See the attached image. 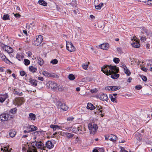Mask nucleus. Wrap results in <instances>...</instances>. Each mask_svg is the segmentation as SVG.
<instances>
[{
  "label": "nucleus",
  "mask_w": 152,
  "mask_h": 152,
  "mask_svg": "<svg viewBox=\"0 0 152 152\" xmlns=\"http://www.w3.org/2000/svg\"><path fill=\"white\" fill-rule=\"evenodd\" d=\"M39 4L44 6L47 5V3L43 0H39L38 1Z\"/></svg>",
  "instance_id": "a878e982"
},
{
  "label": "nucleus",
  "mask_w": 152,
  "mask_h": 152,
  "mask_svg": "<svg viewBox=\"0 0 152 152\" xmlns=\"http://www.w3.org/2000/svg\"><path fill=\"white\" fill-rule=\"evenodd\" d=\"M101 71L106 75H109L113 73L117 72L119 69L116 66L104 65L102 67Z\"/></svg>",
  "instance_id": "f257e3e1"
},
{
  "label": "nucleus",
  "mask_w": 152,
  "mask_h": 152,
  "mask_svg": "<svg viewBox=\"0 0 152 152\" xmlns=\"http://www.w3.org/2000/svg\"><path fill=\"white\" fill-rule=\"evenodd\" d=\"M141 69L142 71L146 72H147L148 70V69L147 68L144 67H142Z\"/></svg>",
  "instance_id": "e2e57ef3"
},
{
  "label": "nucleus",
  "mask_w": 152,
  "mask_h": 152,
  "mask_svg": "<svg viewBox=\"0 0 152 152\" xmlns=\"http://www.w3.org/2000/svg\"><path fill=\"white\" fill-rule=\"evenodd\" d=\"M38 79L39 80H41L42 81H43L44 80V78H43V77H38Z\"/></svg>",
  "instance_id": "69168bd1"
},
{
  "label": "nucleus",
  "mask_w": 152,
  "mask_h": 152,
  "mask_svg": "<svg viewBox=\"0 0 152 152\" xmlns=\"http://www.w3.org/2000/svg\"><path fill=\"white\" fill-rule=\"evenodd\" d=\"M58 105L59 106L61 109L63 110L66 111L68 109V107L64 103H62L60 101L58 102Z\"/></svg>",
  "instance_id": "9b49d317"
},
{
  "label": "nucleus",
  "mask_w": 152,
  "mask_h": 152,
  "mask_svg": "<svg viewBox=\"0 0 152 152\" xmlns=\"http://www.w3.org/2000/svg\"><path fill=\"white\" fill-rule=\"evenodd\" d=\"M49 85L50 86L52 89H55L56 90V88H57L58 84L56 83H54L52 81L49 82Z\"/></svg>",
  "instance_id": "f8f14e48"
},
{
  "label": "nucleus",
  "mask_w": 152,
  "mask_h": 152,
  "mask_svg": "<svg viewBox=\"0 0 152 152\" xmlns=\"http://www.w3.org/2000/svg\"><path fill=\"white\" fill-rule=\"evenodd\" d=\"M13 14L14 15L15 17L16 18H19L21 16V15L18 13L14 14L13 13Z\"/></svg>",
  "instance_id": "4d7b16f0"
},
{
  "label": "nucleus",
  "mask_w": 152,
  "mask_h": 152,
  "mask_svg": "<svg viewBox=\"0 0 152 152\" xmlns=\"http://www.w3.org/2000/svg\"><path fill=\"white\" fill-rule=\"evenodd\" d=\"M58 61L56 59H54L51 61L50 63L53 64H56L58 63Z\"/></svg>",
  "instance_id": "49530a36"
},
{
  "label": "nucleus",
  "mask_w": 152,
  "mask_h": 152,
  "mask_svg": "<svg viewBox=\"0 0 152 152\" xmlns=\"http://www.w3.org/2000/svg\"><path fill=\"white\" fill-rule=\"evenodd\" d=\"M76 130L77 131V132L79 131L80 130V131H82L83 129L84 131H85V128L84 127L83 128L82 127L80 126L77 127H76Z\"/></svg>",
  "instance_id": "c03bdc74"
},
{
  "label": "nucleus",
  "mask_w": 152,
  "mask_h": 152,
  "mask_svg": "<svg viewBox=\"0 0 152 152\" xmlns=\"http://www.w3.org/2000/svg\"><path fill=\"white\" fill-rule=\"evenodd\" d=\"M43 39V37L40 35L38 36L36 40H34L33 42V44L35 46H38L40 44Z\"/></svg>",
  "instance_id": "0eeeda50"
},
{
  "label": "nucleus",
  "mask_w": 152,
  "mask_h": 152,
  "mask_svg": "<svg viewBox=\"0 0 152 152\" xmlns=\"http://www.w3.org/2000/svg\"><path fill=\"white\" fill-rule=\"evenodd\" d=\"M24 102L23 98L19 97L15 98L13 101V104L18 106L21 105Z\"/></svg>",
  "instance_id": "423d86ee"
},
{
  "label": "nucleus",
  "mask_w": 152,
  "mask_h": 152,
  "mask_svg": "<svg viewBox=\"0 0 152 152\" xmlns=\"http://www.w3.org/2000/svg\"><path fill=\"white\" fill-rule=\"evenodd\" d=\"M146 4L148 5H152V1L151 0H148L147 1L144 2Z\"/></svg>",
  "instance_id": "a18cd8bd"
},
{
  "label": "nucleus",
  "mask_w": 152,
  "mask_h": 152,
  "mask_svg": "<svg viewBox=\"0 0 152 152\" xmlns=\"http://www.w3.org/2000/svg\"><path fill=\"white\" fill-rule=\"evenodd\" d=\"M134 40L135 41V42L132 44V46L135 48H139L140 46V44L139 43V42L136 39H134Z\"/></svg>",
  "instance_id": "a211bd4d"
},
{
  "label": "nucleus",
  "mask_w": 152,
  "mask_h": 152,
  "mask_svg": "<svg viewBox=\"0 0 152 152\" xmlns=\"http://www.w3.org/2000/svg\"><path fill=\"white\" fill-rule=\"evenodd\" d=\"M113 61L115 63H118L120 61L119 59L117 58H115L113 59Z\"/></svg>",
  "instance_id": "09e8293b"
},
{
  "label": "nucleus",
  "mask_w": 152,
  "mask_h": 152,
  "mask_svg": "<svg viewBox=\"0 0 152 152\" xmlns=\"http://www.w3.org/2000/svg\"><path fill=\"white\" fill-rule=\"evenodd\" d=\"M9 17L8 14H5L4 15L2 19L3 20H8L9 19Z\"/></svg>",
  "instance_id": "37998d69"
},
{
  "label": "nucleus",
  "mask_w": 152,
  "mask_h": 152,
  "mask_svg": "<svg viewBox=\"0 0 152 152\" xmlns=\"http://www.w3.org/2000/svg\"><path fill=\"white\" fill-rule=\"evenodd\" d=\"M89 63V62H88V64H83L82 66L83 68L85 69V70H87V68L88 67V64Z\"/></svg>",
  "instance_id": "79ce46f5"
},
{
  "label": "nucleus",
  "mask_w": 152,
  "mask_h": 152,
  "mask_svg": "<svg viewBox=\"0 0 152 152\" xmlns=\"http://www.w3.org/2000/svg\"><path fill=\"white\" fill-rule=\"evenodd\" d=\"M29 81L30 83L34 86H36L37 85V81L36 80L30 78L29 79Z\"/></svg>",
  "instance_id": "6ab92c4d"
},
{
  "label": "nucleus",
  "mask_w": 152,
  "mask_h": 152,
  "mask_svg": "<svg viewBox=\"0 0 152 152\" xmlns=\"http://www.w3.org/2000/svg\"><path fill=\"white\" fill-rule=\"evenodd\" d=\"M46 147L49 149H51L54 147V145L52 143L51 141L48 140L46 142L45 144Z\"/></svg>",
  "instance_id": "ddd939ff"
},
{
  "label": "nucleus",
  "mask_w": 152,
  "mask_h": 152,
  "mask_svg": "<svg viewBox=\"0 0 152 152\" xmlns=\"http://www.w3.org/2000/svg\"><path fill=\"white\" fill-rule=\"evenodd\" d=\"M142 80L144 81H146L147 80V78L145 76H141Z\"/></svg>",
  "instance_id": "5fc2aeb1"
},
{
  "label": "nucleus",
  "mask_w": 152,
  "mask_h": 152,
  "mask_svg": "<svg viewBox=\"0 0 152 152\" xmlns=\"http://www.w3.org/2000/svg\"><path fill=\"white\" fill-rule=\"evenodd\" d=\"M87 109L92 110L95 109V107L91 103H88L86 107Z\"/></svg>",
  "instance_id": "aec40b11"
},
{
  "label": "nucleus",
  "mask_w": 152,
  "mask_h": 152,
  "mask_svg": "<svg viewBox=\"0 0 152 152\" xmlns=\"http://www.w3.org/2000/svg\"><path fill=\"white\" fill-rule=\"evenodd\" d=\"M136 138L138 140H140L142 139L141 134L139 133H137L136 134Z\"/></svg>",
  "instance_id": "f704fd0d"
},
{
  "label": "nucleus",
  "mask_w": 152,
  "mask_h": 152,
  "mask_svg": "<svg viewBox=\"0 0 152 152\" xmlns=\"http://www.w3.org/2000/svg\"><path fill=\"white\" fill-rule=\"evenodd\" d=\"M8 97V96L7 94L3 95L0 94V102L2 103Z\"/></svg>",
  "instance_id": "4468645a"
},
{
  "label": "nucleus",
  "mask_w": 152,
  "mask_h": 152,
  "mask_svg": "<svg viewBox=\"0 0 152 152\" xmlns=\"http://www.w3.org/2000/svg\"><path fill=\"white\" fill-rule=\"evenodd\" d=\"M10 136L12 137H13L15 136L16 132L13 130H11L10 131L9 133Z\"/></svg>",
  "instance_id": "bb28decb"
},
{
  "label": "nucleus",
  "mask_w": 152,
  "mask_h": 152,
  "mask_svg": "<svg viewBox=\"0 0 152 152\" xmlns=\"http://www.w3.org/2000/svg\"><path fill=\"white\" fill-rule=\"evenodd\" d=\"M110 99L111 101L113 102H115V103H117V101L116 100V98L115 97H113L112 94L110 95Z\"/></svg>",
  "instance_id": "7c9ffc66"
},
{
  "label": "nucleus",
  "mask_w": 152,
  "mask_h": 152,
  "mask_svg": "<svg viewBox=\"0 0 152 152\" xmlns=\"http://www.w3.org/2000/svg\"><path fill=\"white\" fill-rule=\"evenodd\" d=\"M65 135L69 138H71L72 137L74 136V134H71L68 132L65 133Z\"/></svg>",
  "instance_id": "58836bf2"
},
{
  "label": "nucleus",
  "mask_w": 152,
  "mask_h": 152,
  "mask_svg": "<svg viewBox=\"0 0 152 152\" xmlns=\"http://www.w3.org/2000/svg\"><path fill=\"white\" fill-rule=\"evenodd\" d=\"M119 71V70L117 72L113 73L112 74V75L111 76V77L114 79H116L118 78L119 77V74H117V73Z\"/></svg>",
  "instance_id": "412c9836"
},
{
  "label": "nucleus",
  "mask_w": 152,
  "mask_h": 152,
  "mask_svg": "<svg viewBox=\"0 0 152 152\" xmlns=\"http://www.w3.org/2000/svg\"><path fill=\"white\" fill-rule=\"evenodd\" d=\"M120 152H128L124 148H122L121 149Z\"/></svg>",
  "instance_id": "0e129e2a"
},
{
  "label": "nucleus",
  "mask_w": 152,
  "mask_h": 152,
  "mask_svg": "<svg viewBox=\"0 0 152 152\" xmlns=\"http://www.w3.org/2000/svg\"><path fill=\"white\" fill-rule=\"evenodd\" d=\"M124 69V71L125 74H126L127 76H129L131 74V72L127 68V67L126 68H125Z\"/></svg>",
  "instance_id": "cd10ccee"
},
{
  "label": "nucleus",
  "mask_w": 152,
  "mask_h": 152,
  "mask_svg": "<svg viewBox=\"0 0 152 152\" xmlns=\"http://www.w3.org/2000/svg\"><path fill=\"white\" fill-rule=\"evenodd\" d=\"M69 79L71 80H73L75 79V76L72 74H70L68 76Z\"/></svg>",
  "instance_id": "ea45409f"
},
{
  "label": "nucleus",
  "mask_w": 152,
  "mask_h": 152,
  "mask_svg": "<svg viewBox=\"0 0 152 152\" xmlns=\"http://www.w3.org/2000/svg\"><path fill=\"white\" fill-rule=\"evenodd\" d=\"M99 46L102 49L107 50L109 48V45L107 43H104L101 44L100 45H99Z\"/></svg>",
  "instance_id": "f3484780"
},
{
  "label": "nucleus",
  "mask_w": 152,
  "mask_h": 152,
  "mask_svg": "<svg viewBox=\"0 0 152 152\" xmlns=\"http://www.w3.org/2000/svg\"><path fill=\"white\" fill-rule=\"evenodd\" d=\"M0 45L1 47L4 50H7V48L8 47V46L5 45L3 43H1Z\"/></svg>",
  "instance_id": "473e14b6"
},
{
  "label": "nucleus",
  "mask_w": 152,
  "mask_h": 152,
  "mask_svg": "<svg viewBox=\"0 0 152 152\" xmlns=\"http://www.w3.org/2000/svg\"><path fill=\"white\" fill-rule=\"evenodd\" d=\"M66 48L67 50L70 52L75 51L76 50V49L73 45L71 42H66Z\"/></svg>",
  "instance_id": "39448f33"
},
{
  "label": "nucleus",
  "mask_w": 152,
  "mask_h": 152,
  "mask_svg": "<svg viewBox=\"0 0 152 152\" xmlns=\"http://www.w3.org/2000/svg\"><path fill=\"white\" fill-rule=\"evenodd\" d=\"M80 140L78 137H77L75 140V143H80Z\"/></svg>",
  "instance_id": "8fccbe9b"
},
{
  "label": "nucleus",
  "mask_w": 152,
  "mask_h": 152,
  "mask_svg": "<svg viewBox=\"0 0 152 152\" xmlns=\"http://www.w3.org/2000/svg\"><path fill=\"white\" fill-rule=\"evenodd\" d=\"M34 27V25L33 23H31L29 25H26L27 28L29 29L30 31L32 30L33 29V27Z\"/></svg>",
  "instance_id": "2f4dec72"
},
{
  "label": "nucleus",
  "mask_w": 152,
  "mask_h": 152,
  "mask_svg": "<svg viewBox=\"0 0 152 152\" xmlns=\"http://www.w3.org/2000/svg\"><path fill=\"white\" fill-rule=\"evenodd\" d=\"M26 72L23 71H21L20 72V74L22 76H23L26 74Z\"/></svg>",
  "instance_id": "603ef678"
},
{
  "label": "nucleus",
  "mask_w": 152,
  "mask_h": 152,
  "mask_svg": "<svg viewBox=\"0 0 152 152\" xmlns=\"http://www.w3.org/2000/svg\"><path fill=\"white\" fill-rule=\"evenodd\" d=\"M117 51L119 53H121L122 52V49L121 48L119 47L117 48Z\"/></svg>",
  "instance_id": "6e6d98bb"
},
{
  "label": "nucleus",
  "mask_w": 152,
  "mask_h": 152,
  "mask_svg": "<svg viewBox=\"0 0 152 152\" xmlns=\"http://www.w3.org/2000/svg\"><path fill=\"white\" fill-rule=\"evenodd\" d=\"M105 140L110 141L113 142L117 140L118 137L115 135L113 134H107L104 136Z\"/></svg>",
  "instance_id": "7ed1b4c3"
},
{
  "label": "nucleus",
  "mask_w": 152,
  "mask_h": 152,
  "mask_svg": "<svg viewBox=\"0 0 152 152\" xmlns=\"http://www.w3.org/2000/svg\"><path fill=\"white\" fill-rule=\"evenodd\" d=\"M29 118L31 120L35 121L36 119V115L35 114L33 113H30L29 115Z\"/></svg>",
  "instance_id": "b1692460"
},
{
  "label": "nucleus",
  "mask_w": 152,
  "mask_h": 152,
  "mask_svg": "<svg viewBox=\"0 0 152 152\" xmlns=\"http://www.w3.org/2000/svg\"><path fill=\"white\" fill-rule=\"evenodd\" d=\"M56 8H57V10L59 12L61 11V9L58 6H57L56 7Z\"/></svg>",
  "instance_id": "774afa93"
},
{
  "label": "nucleus",
  "mask_w": 152,
  "mask_h": 152,
  "mask_svg": "<svg viewBox=\"0 0 152 152\" xmlns=\"http://www.w3.org/2000/svg\"><path fill=\"white\" fill-rule=\"evenodd\" d=\"M13 92L14 94L15 95L21 96L23 94L22 92L18 89L16 88L14 89Z\"/></svg>",
  "instance_id": "dca6fc26"
},
{
  "label": "nucleus",
  "mask_w": 152,
  "mask_h": 152,
  "mask_svg": "<svg viewBox=\"0 0 152 152\" xmlns=\"http://www.w3.org/2000/svg\"><path fill=\"white\" fill-rule=\"evenodd\" d=\"M99 99L102 101H107L108 99V97L107 94H102L100 95Z\"/></svg>",
  "instance_id": "2eb2a0df"
},
{
  "label": "nucleus",
  "mask_w": 152,
  "mask_h": 152,
  "mask_svg": "<svg viewBox=\"0 0 152 152\" xmlns=\"http://www.w3.org/2000/svg\"><path fill=\"white\" fill-rule=\"evenodd\" d=\"M28 129H31L30 130L31 131L33 132L36 130L37 129V127L34 125H30L29 127H28Z\"/></svg>",
  "instance_id": "393cba45"
},
{
  "label": "nucleus",
  "mask_w": 152,
  "mask_h": 152,
  "mask_svg": "<svg viewBox=\"0 0 152 152\" xmlns=\"http://www.w3.org/2000/svg\"><path fill=\"white\" fill-rule=\"evenodd\" d=\"M72 131L74 133H76L77 132V131L76 130V128L75 127H74L72 128Z\"/></svg>",
  "instance_id": "bf43d9fd"
},
{
  "label": "nucleus",
  "mask_w": 152,
  "mask_h": 152,
  "mask_svg": "<svg viewBox=\"0 0 152 152\" xmlns=\"http://www.w3.org/2000/svg\"><path fill=\"white\" fill-rule=\"evenodd\" d=\"M57 88H56V90L62 91L64 89V88L62 86L59 85L58 86V85Z\"/></svg>",
  "instance_id": "4c0bfd02"
},
{
  "label": "nucleus",
  "mask_w": 152,
  "mask_h": 152,
  "mask_svg": "<svg viewBox=\"0 0 152 152\" xmlns=\"http://www.w3.org/2000/svg\"><path fill=\"white\" fill-rule=\"evenodd\" d=\"M5 51H7V53H12L13 51V49L11 47L9 46L7 48V49Z\"/></svg>",
  "instance_id": "e433bc0d"
},
{
  "label": "nucleus",
  "mask_w": 152,
  "mask_h": 152,
  "mask_svg": "<svg viewBox=\"0 0 152 152\" xmlns=\"http://www.w3.org/2000/svg\"><path fill=\"white\" fill-rule=\"evenodd\" d=\"M146 38L145 37H142L140 38V39L141 41L144 42L146 40Z\"/></svg>",
  "instance_id": "680f3d73"
},
{
  "label": "nucleus",
  "mask_w": 152,
  "mask_h": 152,
  "mask_svg": "<svg viewBox=\"0 0 152 152\" xmlns=\"http://www.w3.org/2000/svg\"><path fill=\"white\" fill-rule=\"evenodd\" d=\"M120 88V86H109L106 87L105 89L107 91H114L119 90Z\"/></svg>",
  "instance_id": "6e6552de"
},
{
  "label": "nucleus",
  "mask_w": 152,
  "mask_h": 152,
  "mask_svg": "<svg viewBox=\"0 0 152 152\" xmlns=\"http://www.w3.org/2000/svg\"><path fill=\"white\" fill-rule=\"evenodd\" d=\"M120 67L124 69L125 68H126V66L124 63H121L120 64Z\"/></svg>",
  "instance_id": "3c124183"
},
{
  "label": "nucleus",
  "mask_w": 152,
  "mask_h": 152,
  "mask_svg": "<svg viewBox=\"0 0 152 152\" xmlns=\"http://www.w3.org/2000/svg\"><path fill=\"white\" fill-rule=\"evenodd\" d=\"M136 89H137V90H140V89L142 88V86L140 85H138L137 86H136L135 87Z\"/></svg>",
  "instance_id": "13d9d810"
},
{
  "label": "nucleus",
  "mask_w": 152,
  "mask_h": 152,
  "mask_svg": "<svg viewBox=\"0 0 152 152\" xmlns=\"http://www.w3.org/2000/svg\"><path fill=\"white\" fill-rule=\"evenodd\" d=\"M28 69L30 72L33 73L36 72L37 70V68L32 66H29L28 68Z\"/></svg>",
  "instance_id": "5701e85b"
},
{
  "label": "nucleus",
  "mask_w": 152,
  "mask_h": 152,
  "mask_svg": "<svg viewBox=\"0 0 152 152\" xmlns=\"http://www.w3.org/2000/svg\"><path fill=\"white\" fill-rule=\"evenodd\" d=\"M43 75L46 77H52L53 78H58V76L54 73H50L47 71H44L42 72Z\"/></svg>",
  "instance_id": "9d476101"
},
{
  "label": "nucleus",
  "mask_w": 152,
  "mask_h": 152,
  "mask_svg": "<svg viewBox=\"0 0 152 152\" xmlns=\"http://www.w3.org/2000/svg\"><path fill=\"white\" fill-rule=\"evenodd\" d=\"M17 110V109L15 107L11 109L10 111V113L13 114H14L16 113Z\"/></svg>",
  "instance_id": "72a5a7b5"
},
{
  "label": "nucleus",
  "mask_w": 152,
  "mask_h": 152,
  "mask_svg": "<svg viewBox=\"0 0 152 152\" xmlns=\"http://www.w3.org/2000/svg\"><path fill=\"white\" fill-rule=\"evenodd\" d=\"M40 62L39 63V64L41 65H42L43 64V60L42 59H40Z\"/></svg>",
  "instance_id": "338daca9"
},
{
  "label": "nucleus",
  "mask_w": 152,
  "mask_h": 152,
  "mask_svg": "<svg viewBox=\"0 0 152 152\" xmlns=\"http://www.w3.org/2000/svg\"><path fill=\"white\" fill-rule=\"evenodd\" d=\"M33 145L35 144L37 148L39 149L45 150V147L44 146V144L41 141H37L35 140L34 142H32Z\"/></svg>",
  "instance_id": "20e7f679"
},
{
  "label": "nucleus",
  "mask_w": 152,
  "mask_h": 152,
  "mask_svg": "<svg viewBox=\"0 0 152 152\" xmlns=\"http://www.w3.org/2000/svg\"><path fill=\"white\" fill-rule=\"evenodd\" d=\"M9 115L7 113H2L0 114V121H4L8 120Z\"/></svg>",
  "instance_id": "1a4fd4ad"
},
{
  "label": "nucleus",
  "mask_w": 152,
  "mask_h": 152,
  "mask_svg": "<svg viewBox=\"0 0 152 152\" xmlns=\"http://www.w3.org/2000/svg\"><path fill=\"white\" fill-rule=\"evenodd\" d=\"M24 57V56L21 54H18L16 56V58L20 61H21V59H23Z\"/></svg>",
  "instance_id": "c756f323"
},
{
  "label": "nucleus",
  "mask_w": 152,
  "mask_h": 152,
  "mask_svg": "<svg viewBox=\"0 0 152 152\" xmlns=\"http://www.w3.org/2000/svg\"><path fill=\"white\" fill-rule=\"evenodd\" d=\"M24 64L26 65H28L30 64V61L27 59H25L24 60Z\"/></svg>",
  "instance_id": "de8ad7c7"
},
{
  "label": "nucleus",
  "mask_w": 152,
  "mask_h": 152,
  "mask_svg": "<svg viewBox=\"0 0 152 152\" xmlns=\"http://www.w3.org/2000/svg\"><path fill=\"white\" fill-rule=\"evenodd\" d=\"M103 6V3H101L97 6H95V8L97 10H100L101 9V7Z\"/></svg>",
  "instance_id": "c9c22d12"
},
{
  "label": "nucleus",
  "mask_w": 152,
  "mask_h": 152,
  "mask_svg": "<svg viewBox=\"0 0 152 152\" xmlns=\"http://www.w3.org/2000/svg\"><path fill=\"white\" fill-rule=\"evenodd\" d=\"M88 128L90 133L94 135L96 133L98 126L95 124L89 123L88 125Z\"/></svg>",
  "instance_id": "f03ea898"
},
{
  "label": "nucleus",
  "mask_w": 152,
  "mask_h": 152,
  "mask_svg": "<svg viewBox=\"0 0 152 152\" xmlns=\"http://www.w3.org/2000/svg\"><path fill=\"white\" fill-rule=\"evenodd\" d=\"M6 58V56L3 53H0V59L2 60H4Z\"/></svg>",
  "instance_id": "a19ab883"
},
{
  "label": "nucleus",
  "mask_w": 152,
  "mask_h": 152,
  "mask_svg": "<svg viewBox=\"0 0 152 152\" xmlns=\"http://www.w3.org/2000/svg\"><path fill=\"white\" fill-rule=\"evenodd\" d=\"M27 152H37V149L34 146L29 147L27 151Z\"/></svg>",
  "instance_id": "4be33fe9"
},
{
  "label": "nucleus",
  "mask_w": 152,
  "mask_h": 152,
  "mask_svg": "<svg viewBox=\"0 0 152 152\" xmlns=\"http://www.w3.org/2000/svg\"><path fill=\"white\" fill-rule=\"evenodd\" d=\"M96 108L97 110H99L100 109H102V107L100 106H98L96 105V107H95V108Z\"/></svg>",
  "instance_id": "052dcab7"
},
{
  "label": "nucleus",
  "mask_w": 152,
  "mask_h": 152,
  "mask_svg": "<svg viewBox=\"0 0 152 152\" xmlns=\"http://www.w3.org/2000/svg\"><path fill=\"white\" fill-rule=\"evenodd\" d=\"M50 128L53 129L54 130H56V129H60V127L57 125H51L50 126Z\"/></svg>",
  "instance_id": "c85d7f7f"
},
{
  "label": "nucleus",
  "mask_w": 152,
  "mask_h": 152,
  "mask_svg": "<svg viewBox=\"0 0 152 152\" xmlns=\"http://www.w3.org/2000/svg\"><path fill=\"white\" fill-rule=\"evenodd\" d=\"M74 119V118L72 116L69 117H68L67 118V121H72Z\"/></svg>",
  "instance_id": "864d4df0"
}]
</instances>
